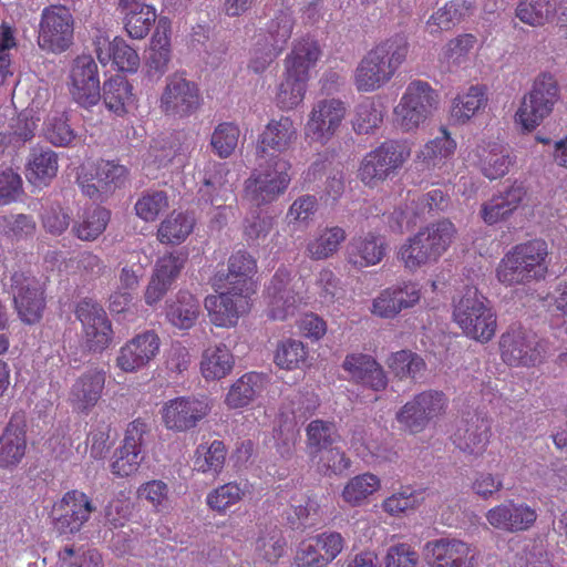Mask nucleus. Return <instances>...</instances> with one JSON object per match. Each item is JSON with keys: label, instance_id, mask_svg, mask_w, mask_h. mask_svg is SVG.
<instances>
[{"label": "nucleus", "instance_id": "obj_1", "mask_svg": "<svg viewBox=\"0 0 567 567\" xmlns=\"http://www.w3.org/2000/svg\"><path fill=\"white\" fill-rule=\"evenodd\" d=\"M409 51L404 35L396 34L370 50L355 69L354 83L358 91L372 92L388 83Z\"/></svg>", "mask_w": 567, "mask_h": 567}, {"label": "nucleus", "instance_id": "obj_2", "mask_svg": "<svg viewBox=\"0 0 567 567\" xmlns=\"http://www.w3.org/2000/svg\"><path fill=\"white\" fill-rule=\"evenodd\" d=\"M547 244L540 239L516 245L499 261L496 277L505 286L539 280L547 272Z\"/></svg>", "mask_w": 567, "mask_h": 567}, {"label": "nucleus", "instance_id": "obj_3", "mask_svg": "<svg viewBox=\"0 0 567 567\" xmlns=\"http://www.w3.org/2000/svg\"><path fill=\"white\" fill-rule=\"evenodd\" d=\"M455 227L449 220H441L419 230L400 248L399 258L405 268L415 270L436 261L451 245Z\"/></svg>", "mask_w": 567, "mask_h": 567}, {"label": "nucleus", "instance_id": "obj_4", "mask_svg": "<svg viewBox=\"0 0 567 567\" xmlns=\"http://www.w3.org/2000/svg\"><path fill=\"white\" fill-rule=\"evenodd\" d=\"M257 159V168L245 183V197L254 206L270 204L288 188L291 164L286 158Z\"/></svg>", "mask_w": 567, "mask_h": 567}, {"label": "nucleus", "instance_id": "obj_5", "mask_svg": "<svg viewBox=\"0 0 567 567\" xmlns=\"http://www.w3.org/2000/svg\"><path fill=\"white\" fill-rule=\"evenodd\" d=\"M453 317L463 332L480 342L489 341L496 331V317L484 296L470 288L454 307Z\"/></svg>", "mask_w": 567, "mask_h": 567}, {"label": "nucleus", "instance_id": "obj_6", "mask_svg": "<svg viewBox=\"0 0 567 567\" xmlns=\"http://www.w3.org/2000/svg\"><path fill=\"white\" fill-rule=\"evenodd\" d=\"M411 155L405 142L386 141L369 152L359 168V178L370 187L394 177Z\"/></svg>", "mask_w": 567, "mask_h": 567}, {"label": "nucleus", "instance_id": "obj_7", "mask_svg": "<svg viewBox=\"0 0 567 567\" xmlns=\"http://www.w3.org/2000/svg\"><path fill=\"white\" fill-rule=\"evenodd\" d=\"M437 107V94L427 82L412 81L394 109V122L404 132L423 125Z\"/></svg>", "mask_w": 567, "mask_h": 567}, {"label": "nucleus", "instance_id": "obj_8", "mask_svg": "<svg viewBox=\"0 0 567 567\" xmlns=\"http://www.w3.org/2000/svg\"><path fill=\"white\" fill-rule=\"evenodd\" d=\"M202 104L203 97L195 82L178 73L167 76L159 97V109L165 115L187 118L194 115Z\"/></svg>", "mask_w": 567, "mask_h": 567}, {"label": "nucleus", "instance_id": "obj_9", "mask_svg": "<svg viewBox=\"0 0 567 567\" xmlns=\"http://www.w3.org/2000/svg\"><path fill=\"white\" fill-rule=\"evenodd\" d=\"M559 100V86L551 74H540L524 97L517 117L525 130H533L553 111Z\"/></svg>", "mask_w": 567, "mask_h": 567}, {"label": "nucleus", "instance_id": "obj_10", "mask_svg": "<svg viewBox=\"0 0 567 567\" xmlns=\"http://www.w3.org/2000/svg\"><path fill=\"white\" fill-rule=\"evenodd\" d=\"M74 20L70 10L61 4H52L42 10L38 44L50 52H63L73 40Z\"/></svg>", "mask_w": 567, "mask_h": 567}, {"label": "nucleus", "instance_id": "obj_11", "mask_svg": "<svg viewBox=\"0 0 567 567\" xmlns=\"http://www.w3.org/2000/svg\"><path fill=\"white\" fill-rule=\"evenodd\" d=\"M504 362L515 367H532L540 363L547 351V342L533 332L512 328L501 337Z\"/></svg>", "mask_w": 567, "mask_h": 567}, {"label": "nucleus", "instance_id": "obj_12", "mask_svg": "<svg viewBox=\"0 0 567 567\" xmlns=\"http://www.w3.org/2000/svg\"><path fill=\"white\" fill-rule=\"evenodd\" d=\"M95 509L85 493L78 489L69 491L52 506L50 517L53 528L60 535H73L81 530Z\"/></svg>", "mask_w": 567, "mask_h": 567}, {"label": "nucleus", "instance_id": "obj_13", "mask_svg": "<svg viewBox=\"0 0 567 567\" xmlns=\"http://www.w3.org/2000/svg\"><path fill=\"white\" fill-rule=\"evenodd\" d=\"M446 406L447 399L443 392L427 390L408 401L396 413V420L409 432L420 433L442 415Z\"/></svg>", "mask_w": 567, "mask_h": 567}, {"label": "nucleus", "instance_id": "obj_14", "mask_svg": "<svg viewBox=\"0 0 567 567\" xmlns=\"http://www.w3.org/2000/svg\"><path fill=\"white\" fill-rule=\"evenodd\" d=\"M207 398L194 395L168 400L162 408V420L167 430L182 433L197 426L210 412Z\"/></svg>", "mask_w": 567, "mask_h": 567}, {"label": "nucleus", "instance_id": "obj_15", "mask_svg": "<svg viewBox=\"0 0 567 567\" xmlns=\"http://www.w3.org/2000/svg\"><path fill=\"white\" fill-rule=\"evenodd\" d=\"M301 280H295L287 269L280 268L275 272L267 287L269 313L272 319L285 320L295 315L301 302Z\"/></svg>", "mask_w": 567, "mask_h": 567}, {"label": "nucleus", "instance_id": "obj_16", "mask_svg": "<svg viewBox=\"0 0 567 567\" xmlns=\"http://www.w3.org/2000/svg\"><path fill=\"white\" fill-rule=\"evenodd\" d=\"M346 113L344 103L338 99L318 101L305 128L306 138L311 143L324 145L341 125Z\"/></svg>", "mask_w": 567, "mask_h": 567}, {"label": "nucleus", "instance_id": "obj_17", "mask_svg": "<svg viewBox=\"0 0 567 567\" xmlns=\"http://www.w3.org/2000/svg\"><path fill=\"white\" fill-rule=\"evenodd\" d=\"M475 548L461 539L443 537L424 545V558L431 567H476Z\"/></svg>", "mask_w": 567, "mask_h": 567}, {"label": "nucleus", "instance_id": "obj_18", "mask_svg": "<svg viewBox=\"0 0 567 567\" xmlns=\"http://www.w3.org/2000/svg\"><path fill=\"white\" fill-rule=\"evenodd\" d=\"M128 171L124 165L112 161L99 162L93 172L79 178L84 195L93 200H103L117 188L124 186Z\"/></svg>", "mask_w": 567, "mask_h": 567}, {"label": "nucleus", "instance_id": "obj_19", "mask_svg": "<svg viewBox=\"0 0 567 567\" xmlns=\"http://www.w3.org/2000/svg\"><path fill=\"white\" fill-rule=\"evenodd\" d=\"M70 93L83 107L96 105L101 99L97 64L91 55L78 56L70 70Z\"/></svg>", "mask_w": 567, "mask_h": 567}, {"label": "nucleus", "instance_id": "obj_20", "mask_svg": "<svg viewBox=\"0 0 567 567\" xmlns=\"http://www.w3.org/2000/svg\"><path fill=\"white\" fill-rule=\"evenodd\" d=\"M11 281L18 316L28 324L38 322L45 307L41 284L34 277L23 272L13 274Z\"/></svg>", "mask_w": 567, "mask_h": 567}, {"label": "nucleus", "instance_id": "obj_21", "mask_svg": "<svg viewBox=\"0 0 567 567\" xmlns=\"http://www.w3.org/2000/svg\"><path fill=\"white\" fill-rule=\"evenodd\" d=\"M75 315L82 322L89 350L100 352L107 348L112 339V327L104 309L91 299H83L78 303Z\"/></svg>", "mask_w": 567, "mask_h": 567}, {"label": "nucleus", "instance_id": "obj_22", "mask_svg": "<svg viewBox=\"0 0 567 567\" xmlns=\"http://www.w3.org/2000/svg\"><path fill=\"white\" fill-rule=\"evenodd\" d=\"M293 121L281 115L272 118L260 133L256 145V158H282L280 155L291 148L297 140Z\"/></svg>", "mask_w": 567, "mask_h": 567}, {"label": "nucleus", "instance_id": "obj_23", "mask_svg": "<svg viewBox=\"0 0 567 567\" xmlns=\"http://www.w3.org/2000/svg\"><path fill=\"white\" fill-rule=\"evenodd\" d=\"M492 422L481 412H467L454 433V444L462 452L480 456L486 450L492 435Z\"/></svg>", "mask_w": 567, "mask_h": 567}, {"label": "nucleus", "instance_id": "obj_24", "mask_svg": "<svg viewBox=\"0 0 567 567\" xmlns=\"http://www.w3.org/2000/svg\"><path fill=\"white\" fill-rule=\"evenodd\" d=\"M218 295L205 298V308L210 321L217 327L235 326L248 309L247 293H236L233 289H217Z\"/></svg>", "mask_w": 567, "mask_h": 567}, {"label": "nucleus", "instance_id": "obj_25", "mask_svg": "<svg viewBox=\"0 0 567 567\" xmlns=\"http://www.w3.org/2000/svg\"><path fill=\"white\" fill-rule=\"evenodd\" d=\"M159 346V338L154 331H144L121 348L117 367L124 372H135L157 355Z\"/></svg>", "mask_w": 567, "mask_h": 567}, {"label": "nucleus", "instance_id": "obj_26", "mask_svg": "<svg viewBox=\"0 0 567 567\" xmlns=\"http://www.w3.org/2000/svg\"><path fill=\"white\" fill-rule=\"evenodd\" d=\"M537 519L535 509L524 503L507 501L486 513V520L494 528L517 533L530 528Z\"/></svg>", "mask_w": 567, "mask_h": 567}, {"label": "nucleus", "instance_id": "obj_27", "mask_svg": "<svg viewBox=\"0 0 567 567\" xmlns=\"http://www.w3.org/2000/svg\"><path fill=\"white\" fill-rule=\"evenodd\" d=\"M256 260L246 251L233 254L228 260V272H218L214 278L217 289H233L236 293H249L252 290V277L256 274Z\"/></svg>", "mask_w": 567, "mask_h": 567}, {"label": "nucleus", "instance_id": "obj_28", "mask_svg": "<svg viewBox=\"0 0 567 567\" xmlns=\"http://www.w3.org/2000/svg\"><path fill=\"white\" fill-rule=\"evenodd\" d=\"M106 381V372L93 368L82 373L72 384L69 402L78 412L87 414L100 401Z\"/></svg>", "mask_w": 567, "mask_h": 567}, {"label": "nucleus", "instance_id": "obj_29", "mask_svg": "<svg viewBox=\"0 0 567 567\" xmlns=\"http://www.w3.org/2000/svg\"><path fill=\"white\" fill-rule=\"evenodd\" d=\"M420 300L415 284L406 282L382 290L372 302V313L380 318H394L403 309L413 307Z\"/></svg>", "mask_w": 567, "mask_h": 567}, {"label": "nucleus", "instance_id": "obj_30", "mask_svg": "<svg viewBox=\"0 0 567 567\" xmlns=\"http://www.w3.org/2000/svg\"><path fill=\"white\" fill-rule=\"evenodd\" d=\"M342 368L350 374L352 381L373 391H382L388 385L383 368L369 354H348Z\"/></svg>", "mask_w": 567, "mask_h": 567}, {"label": "nucleus", "instance_id": "obj_31", "mask_svg": "<svg viewBox=\"0 0 567 567\" xmlns=\"http://www.w3.org/2000/svg\"><path fill=\"white\" fill-rule=\"evenodd\" d=\"M27 452L25 422L13 415L0 436V468L17 467Z\"/></svg>", "mask_w": 567, "mask_h": 567}, {"label": "nucleus", "instance_id": "obj_32", "mask_svg": "<svg viewBox=\"0 0 567 567\" xmlns=\"http://www.w3.org/2000/svg\"><path fill=\"white\" fill-rule=\"evenodd\" d=\"M526 189L522 184L514 183L504 192L494 195L482 204L481 217L487 225L507 219L522 204Z\"/></svg>", "mask_w": 567, "mask_h": 567}, {"label": "nucleus", "instance_id": "obj_33", "mask_svg": "<svg viewBox=\"0 0 567 567\" xmlns=\"http://www.w3.org/2000/svg\"><path fill=\"white\" fill-rule=\"evenodd\" d=\"M347 260L355 268L379 264L386 254V243L381 236L365 234L353 237L347 245Z\"/></svg>", "mask_w": 567, "mask_h": 567}, {"label": "nucleus", "instance_id": "obj_34", "mask_svg": "<svg viewBox=\"0 0 567 567\" xmlns=\"http://www.w3.org/2000/svg\"><path fill=\"white\" fill-rule=\"evenodd\" d=\"M476 157L482 174L491 181L505 176L514 163L511 150L497 142L478 145Z\"/></svg>", "mask_w": 567, "mask_h": 567}, {"label": "nucleus", "instance_id": "obj_35", "mask_svg": "<svg viewBox=\"0 0 567 567\" xmlns=\"http://www.w3.org/2000/svg\"><path fill=\"white\" fill-rule=\"evenodd\" d=\"M200 311L199 299L186 290H179L174 298L166 300V319L177 329L188 330L194 327Z\"/></svg>", "mask_w": 567, "mask_h": 567}, {"label": "nucleus", "instance_id": "obj_36", "mask_svg": "<svg viewBox=\"0 0 567 567\" xmlns=\"http://www.w3.org/2000/svg\"><path fill=\"white\" fill-rule=\"evenodd\" d=\"M320 55L321 50L317 41L311 39L299 41L286 58L285 75L307 84L309 72L316 65Z\"/></svg>", "mask_w": 567, "mask_h": 567}, {"label": "nucleus", "instance_id": "obj_37", "mask_svg": "<svg viewBox=\"0 0 567 567\" xmlns=\"http://www.w3.org/2000/svg\"><path fill=\"white\" fill-rule=\"evenodd\" d=\"M59 168L58 154L48 146H34L27 161V178L34 185L47 184L55 177Z\"/></svg>", "mask_w": 567, "mask_h": 567}, {"label": "nucleus", "instance_id": "obj_38", "mask_svg": "<svg viewBox=\"0 0 567 567\" xmlns=\"http://www.w3.org/2000/svg\"><path fill=\"white\" fill-rule=\"evenodd\" d=\"M226 176L227 173L224 164H209L198 192L200 198L216 207H221L227 200L228 194L231 193V186L228 184Z\"/></svg>", "mask_w": 567, "mask_h": 567}, {"label": "nucleus", "instance_id": "obj_39", "mask_svg": "<svg viewBox=\"0 0 567 567\" xmlns=\"http://www.w3.org/2000/svg\"><path fill=\"white\" fill-rule=\"evenodd\" d=\"M265 378L257 372H248L231 384L225 403L230 409H239L250 404L264 390Z\"/></svg>", "mask_w": 567, "mask_h": 567}, {"label": "nucleus", "instance_id": "obj_40", "mask_svg": "<svg viewBox=\"0 0 567 567\" xmlns=\"http://www.w3.org/2000/svg\"><path fill=\"white\" fill-rule=\"evenodd\" d=\"M171 62V43L165 33H156L151 40V45L145 56V76L156 82L168 71Z\"/></svg>", "mask_w": 567, "mask_h": 567}, {"label": "nucleus", "instance_id": "obj_41", "mask_svg": "<svg viewBox=\"0 0 567 567\" xmlns=\"http://www.w3.org/2000/svg\"><path fill=\"white\" fill-rule=\"evenodd\" d=\"M307 452L311 458H316L320 453L334 446L340 440L336 424L324 420H313L306 429Z\"/></svg>", "mask_w": 567, "mask_h": 567}, {"label": "nucleus", "instance_id": "obj_42", "mask_svg": "<svg viewBox=\"0 0 567 567\" xmlns=\"http://www.w3.org/2000/svg\"><path fill=\"white\" fill-rule=\"evenodd\" d=\"M472 12V7L466 0H451L440 7L427 20L431 33L449 31L460 24Z\"/></svg>", "mask_w": 567, "mask_h": 567}, {"label": "nucleus", "instance_id": "obj_43", "mask_svg": "<svg viewBox=\"0 0 567 567\" xmlns=\"http://www.w3.org/2000/svg\"><path fill=\"white\" fill-rule=\"evenodd\" d=\"M132 89V85L124 76L116 75L104 82L101 96L110 111L121 115L134 103Z\"/></svg>", "mask_w": 567, "mask_h": 567}, {"label": "nucleus", "instance_id": "obj_44", "mask_svg": "<svg viewBox=\"0 0 567 567\" xmlns=\"http://www.w3.org/2000/svg\"><path fill=\"white\" fill-rule=\"evenodd\" d=\"M234 367V357L224 344L206 349L200 362V371L206 380L225 378Z\"/></svg>", "mask_w": 567, "mask_h": 567}, {"label": "nucleus", "instance_id": "obj_45", "mask_svg": "<svg viewBox=\"0 0 567 567\" xmlns=\"http://www.w3.org/2000/svg\"><path fill=\"white\" fill-rule=\"evenodd\" d=\"M195 454L194 468L197 472L216 476L224 468L227 450L221 441L215 440L208 446L200 444Z\"/></svg>", "mask_w": 567, "mask_h": 567}, {"label": "nucleus", "instance_id": "obj_46", "mask_svg": "<svg viewBox=\"0 0 567 567\" xmlns=\"http://www.w3.org/2000/svg\"><path fill=\"white\" fill-rule=\"evenodd\" d=\"M110 220V212L102 207L87 209L80 217L73 227V234L81 240H94L106 228Z\"/></svg>", "mask_w": 567, "mask_h": 567}, {"label": "nucleus", "instance_id": "obj_47", "mask_svg": "<svg viewBox=\"0 0 567 567\" xmlns=\"http://www.w3.org/2000/svg\"><path fill=\"white\" fill-rule=\"evenodd\" d=\"M193 228L194 218L192 216L173 212L161 223L157 237L163 244H179L186 239Z\"/></svg>", "mask_w": 567, "mask_h": 567}, {"label": "nucleus", "instance_id": "obj_48", "mask_svg": "<svg viewBox=\"0 0 567 567\" xmlns=\"http://www.w3.org/2000/svg\"><path fill=\"white\" fill-rule=\"evenodd\" d=\"M344 239L346 233L342 228H326L318 237L308 243L306 252L313 260L327 259L338 250Z\"/></svg>", "mask_w": 567, "mask_h": 567}, {"label": "nucleus", "instance_id": "obj_49", "mask_svg": "<svg viewBox=\"0 0 567 567\" xmlns=\"http://www.w3.org/2000/svg\"><path fill=\"white\" fill-rule=\"evenodd\" d=\"M556 11V0H520L516 8V17L530 25H543Z\"/></svg>", "mask_w": 567, "mask_h": 567}, {"label": "nucleus", "instance_id": "obj_50", "mask_svg": "<svg viewBox=\"0 0 567 567\" xmlns=\"http://www.w3.org/2000/svg\"><path fill=\"white\" fill-rule=\"evenodd\" d=\"M120 10L123 14L125 30L132 39L145 38L156 20V12L153 7Z\"/></svg>", "mask_w": 567, "mask_h": 567}, {"label": "nucleus", "instance_id": "obj_51", "mask_svg": "<svg viewBox=\"0 0 567 567\" xmlns=\"http://www.w3.org/2000/svg\"><path fill=\"white\" fill-rule=\"evenodd\" d=\"M380 487V480L371 474L364 473L351 478L342 491V498L351 506L360 505Z\"/></svg>", "mask_w": 567, "mask_h": 567}, {"label": "nucleus", "instance_id": "obj_52", "mask_svg": "<svg viewBox=\"0 0 567 567\" xmlns=\"http://www.w3.org/2000/svg\"><path fill=\"white\" fill-rule=\"evenodd\" d=\"M148 262V257L145 254L140 251L131 252L127 258L121 262L123 266L118 275L120 288L128 292L137 289Z\"/></svg>", "mask_w": 567, "mask_h": 567}, {"label": "nucleus", "instance_id": "obj_53", "mask_svg": "<svg viewBox=\"0 0 567 567\" xmlns=\"http://www.w3.org/2000/svg\"><path fill=\"white\" fill-rule=\"evenodd\" d=\"M485 101L483 89L471 86L466 93L454 99L451 115L455 121L464 123L484 106Z\"/></svg>", "mask_w": 567, "mask_h": 567}, {"label": "nucleus", "instance_id": "obj_54", "mask_svg": "<svg viewBox=\"0 0 567 567\" xmlns=\"http://www.w3.org/2000/svg\"><path fill=\"white\" fill-rule=\"evenodd\" d=\"M456 143L450 137L446 131L442 132V136L429 142L417 154V159L424 164L426 168L437 166L442 159L454 153Z\"/></svg>", "mask_w": 567, "mask_h": 567}, {"label": "nucleus", "instance_id": "obj_55", "mask_svg": "<svg viewBox=\"0 0 567 567\" xmlns=\"http://www.w3.org/2000/svg\"><path fill=\"white\" fill-rule=\"evenodd\" d=\"M388 365L399 378L415 379L425 369L424 360L409 350L393 353L388 360Z\"/></svg>", "mask_w": 567, "mask_h": 567}, {"label": "nucleus", "instance_id": "obj_56", "mask_svg": "<svg viewBox=\"0 0 567 567\" xmlns=\"http://www.w3.org/2000/svg\"><path fill=\"white\" fill-rule=\"evenodd\" d=\"M239 128L233 123L218 124L210 138V146L220 158L229 157L238 144Z\"/></svg>", "mask_w": 567, "mask_h": 567}, {"label": "nucleus", "instance_id": "obj_57", "mask_svg": "<svg viewBox=\"0 0 567 567\" xmlns=\"http://www.w3.org/2000/svg\"><path fill=\"white\" fill-rule=\"evenodd\" d=\"M292 27L293 19L291 11L288 9L279 10L268 22L264 34L275 48L282 50L291 37Z\"/></svg>", "mask_w": 567, "mask_h": 567}, {"label": "nucleus", "instance_id": "obj_58", "mask_svg": "<svg viewBox=\"0 0 567 567\" xmlns=\"http://www.w3.org/2000/svg\"><path fill=\"white\" fill-rule=\"evenodd\" d=\"M37 224L32 216L25 214H10L0 216V231L11 239H23L32 236Z\"/></svg>", "mask_w": 567, "mask_h": 567}, {"label": "nucleus", "instance_id": "obj_59", "mask_svg": "<svg viewBox=\"0 0 567 567\" xmlns=\"http://www.w3.org/2000/svg\"><path fill=\"white\" fill-rule=\"evenodd\" d=\"M318 471L327 476L341 475L351 464L350 458L337 446H332L320 453L316 458H311Z\"/></svg>", "mask_w": 567, "mask_h": 567}, {"label": "nucleus", "instance_id": "obj_60", "mask_svg": "<svg viewBox=\"0 0 567 567\" xmlns=\"http://www.w3.org/2000/svg\"><path fill=\"white\" fill-rule=\"evenodd\" d=\"M307 352L301 341L287 339L280 342L275 354V362L278 367L287 370L299 368L305 362Z\"/></svg>", "mask_w": 567, "mask_h": 567}, {"label": "nucleus", "instance_id": "obj_61", "mask_svg": "<svg viewBox=\"0 0 567 567\" xmlns=\"http://www.w3.org/2000/svg\"><path fill=\"white\" fill-rule=\"evenodd\" d=\"M280 52L265 34L259 33L250 52L248 68L257 74L262 73Z\"/></svg>", "mask_w": 567, "mask_h": 567}, {"label": "nucleus", "instance_id": "obj_62", "mask_svg": "<svg viewBox=\"0 0 567 567\" xmlns=\"http://www.w3.org/2000/svg\"><path fill=\"white\" fill-rule=\"evenodd\" d=\"M245 491L237 483H227L212 491L207 495V505L217 512H225L237 504L244 496Z\"/></svg>", "mask_w": 567, "mask_h": 567}, {"label": "nucleus", "instance_id": "obj_63", "mask_svg": "<svg viewBox=\"0 0 567 567\" xmlns=\"http://www.w3.org/2000/svg\"><path fill=\"white\" fill-rule=\"evenodd\" d=\"M167 206L168 199L165 192L151 190L143 194L136 202L135 212L145 221H153Z\"/></svg>", "mask_w": 567, "mask_h": 567}, {"label": "nucleus", "instance_id": "obj_64", "mask_svg": "<svg viewBox=\"0 0 567 567\" xmlns=\"http://www.w3.org/2000/svg\"><path fill=\"white\" fill-rule=\"evenodd\" d=\"M62 567H102V556L94 548L75 550L73 547H64L59 551Z\"/></svg>", "mask_w": 567, "mask_h": 567}]
</instances>
